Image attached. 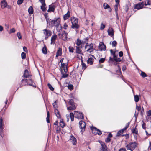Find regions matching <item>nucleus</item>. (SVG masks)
Here are the masks:
<instances>
[{"instance_id":"nucleus-55","label":"nucleus","mask_w":151,"mask_h":151,"mask_svg":"<svg viewBox=\"0 0 151 151\" xmlns=\"http://www.w3.org/2000/svg\"><path fill=\"white\" fill-rule=\"evenodd\" d=\"M69 103L70 105H74L73 101L72 99L70 100L69 101Z\"/></svg>"},{"instance_id":"nucleus-39","label":"nucleus","mask_w":151,"mask_h":151,"mask_svg":"<svg viewBox=\"0 0 151 151\" xmlns=\"http://www.w3.org/2000/svg\"><path fill=\"white\" fill-rule=\"evenodd\" d=\"M60 124L62 128L64 127L65 125V124L62 121L60 122Z\"/></svg>"},{"instance_id":"nucleus-60","label":"nucleus","mask_w":151,"mask_h":151,"mask_svg":"<svg viewBox=\"0 0 151 151\" xmlns=\"http://www.w3.org/2000/svg\"><path fill=\"white\" fill-rule=\"evenodd\" d=\"M15 31V30L14 28L10 30V33H14Z\"/></svg>"},{"instance_id":"nucleus-15","label":"nucleus","mask_w":151,"mask_h":151,"mask_svg":"<svg viewBox=\"0 0 151 151\" xmlns=\"http://www.w3.org/2000/svg\"><path fill=\"white\" fill-rule=\"evenodd\" d=\"M76 52L78 54H81V49L82 48V46H77L76 47Z\"/></svg>"},{"instance_id":"nucleus-64","label":"nucleus","mask_w":151,"mask_h":151,"mask_svg":"<svg viewBox=\"0 0 151 151\" xmlns=\"http://www.w3.org/2000/svg\"><path fill=\"white\" fill-rule=\"evenodd\" d=\"M119 151H127L126 149L124 148H122L119 149Z\"/></svg>"},{"instance_id":"nucleus-51","label":"nucleus","mask_w":151,"mask_h":151,"mask_svg":"<svg viewBox=\"0 0 151 151\" xmlns=\"http://www.w3.org/2000/svg\"><path fill=\"white\" fill-rule=\"evenodd\" d=\"M23 0H18L17 1V4L18 5L21 4L23 2Z\"/></svg>"},{"instance_id":"nucleus-16","label":"nucleus","mask_w":151,"mask_h":151,"mask_svg":"<svg viewBox=\"0 0 151 151\" xmlns=\"http://www.w3.org/2000/svg\"><path fill=\"white\" fill-rule=\"evenodd\" d=\"M144 6V3H143L141 4H138L136 5L135 8L137 9H139L142 8Z\"/></svg>"},{"instance_id":"nucleus-33","label":"nucleus","mask_w":151,"mask_h":151,"mask_svg":"<svg viewBox=\"0 0 151 151\" xmlns=\"http://www.w3.org/2000/svg\"><path fill=\"white\" fill-rule=\"evenodd\" d=\"M114 57V60L116 62L121 61V60L120 58H117L116 55Z\"/></svg>"},{"instance_id":"nucleus-31","label":"nucleus","mask_w":151,"mask_h":151,"mask_svg":"<svg viewBox=\"0 0 151 151\" xmlns=\"http://www.w3.org/2000/svg\"><path fill=\"white\" fill-rule=\"evenodd\" d=\"M28 11L29 14H32L33 13V8L32 6H30L28 9Z\"/></svg>"},{"instance_id":"nucleus-56","label":"nucleus","mask_w":151,"mask_h":151,"mask_svg":"<svg viewBox=\"0 0 151 151\" xmlns=\"http://www.w3.org/2000/svg\"><path fill=\"white\" fill-rule=\"evenodd\" d=\"M57 101H56L54 103H53V105L54 108L56 109L55 108L57 107L56 102Z\"/></svg>"},{"instance_id":"nucleus-34","label":"nucleus","mask_w":151,"mask_h":151,"mask_svg":"<svg viewBox=\"0 0 151 151\" xmlns=\"http://www.w3.org/2000/svg\"><path fill=\"white\" fill-rule=\"evenodd\" d=\"M88 39L87 38H85L83 39V40L81 41L82 45L86 43L87 42H88Z\"/></svg>"},{"instance_id":"nucleus-32","label":"nucleus","mask_w":151,"mask_h":151,"mask_svg":"<svg viewBox=\"0 0 151 151\" xmlns=\"http://www.w3.org/2000/svg\"><path fill=\"white\" fill-rule=\"evenodd\" d=\"M103 6L105 9H106L107 8H110V11H111V9L110 8L109 6L107 4L104 3L103 5Z\"/></svg>"},{"instance_id":"nucleus-26","label":"nucleus","mask_w":151,"mask_h":151,"mask_svg":"<svg viewBox=\"0 0 151 151\" xmlns=\"http://www.w3.org/2000/svg\"><path fill=\"white\" fill-rule=\"evenodd\" d=\"M76 44L77 46H81V45L82 46V45L81 41L79 38L77 39Z\"/></svg>"},{"instance_id":"nucleus-19","label":"nucleus","mask_w":151,"mask_h":151,"mask_svg":"<svg viewBox=\"0 0 151 151\" xmlns=\"http://www.w3.org/2000/svg\"><path fill=\"white\" fill-rule=\"evenodd\" d=\"M93 44L92 43L90 44L89 45V47H90V49H88L87 50V52L89 53H91L93 51Z\"/></svg>"},{"instance_id":"nucleus-53","label":"nucleus","mask_w":151,"mask_h":151,"mask_svg":"<svg viewBox=\"0 0 151 151\" xmlns=\"http://www.w3.org/2000/svg\"><path fill=\"white\" fill-rule=\"evenodd\" d=\"M117 42L115 41H114L112 43V45L113 46H115L116 45Z\"/></svg>"},{"instance_id":"nucleus-62","label":"nucleus","mask_w":151,"mask_h":151,"mask_svg":"<svg viewBox=\"0 0 151 151\" xmlns=\"http://www.w3.org/2000/svg\"><path fill=\"white\" fill-rule=\"evenodd\" d=\"M119 55L120 57H121L123 56V53L122 51H120L119 53Z\"/></svg>"},{"instance_id":"nucleus-30","label":"nucleus","mask_w":151,"mask_h":151,"mask_svg":"<svg viewBox=\"0 0 151 151\" xmlns=\"http://www.w3.org/2000/svg\"><path fill=\"white\" fill-rule=\"evenodd\" d=\"M42 51L43 53L46 54H47V48L45 46L42 49Z\"/></svg>"},{"instance_id":"nucleus-21","label":"nucleus","mask_w":151,"mask_h":151,"mask_svg":"<svg viewBox=\"0 0 151 151\" xmlns=\"http://www.w3.org/2000/svg\"><path fill=\"white\" fill-rule=\"evenodd\" d=\"M29 76V74L28 71L27 70H25L24 71V73L23 75V77L25 78H28Z\"/></svg>"},{"instance_id":"nucleus-29","label":"nucleus","mask_w":151,"mask_h":151,"mask_svg":"<svg viewBox=\"0 0 151 151\" xmlns=\"http://www.w3.org/2000/svg\"><path fill=\"white\" fill-rule=\"evenodd\" d=\"M42 5L41 7V8L43 11H45L46 10V9L45 7L46 4L45 3H42Z\"/></svg>"},{"instance_id":"nucleus-35","label":"nucleus","mask_w":151,"mask_h":151,"mask_svg":"<svg viewBox=\"0 0 151 151\" xmlns=\"http://www.w3.org/2000/svg\"><path fill=\"white\" fill-rule=\"evenodd\" d=\"M134 99L136 102H137L139 101V98L137 95H134Z\"/></svg>"},{"instance_id":"nucleus-57","label":"nucleus","mask_w":151,"mask_h":151,"mask_svg":"<svg viewBox=\"0 0 151 151\" xmlns=\"http://www.w3.org/2000/svg\"><path fill=\"white\" fill-rule=\"evenodd\" d=\"M147 115L148 116H150L151 115V111L150 110H149L147 113Z\"/></svg>"},{"instance_id":"nucleus-3","label":"nucleus","mask_w":151,"mask_h":151,"mask_svg":"<svg viewBox=\"0 0 151 151\" xmlns=\"http://www.w3.org/2000/svg\"><path fill=\"white\" fill-rule=\"evenodd\" d=\"M72 25L71 27L72 28L78 29L79 27V26L78 24V20L75 17H73L71 18Z\"/></svg>"},{"instance_id":"nucleus-11","label":"nucleus","mask_w":151,"mask_h":151,"mask_svg":"<svg viewBox=\"0 0 151 151\" xmlns=\"http://www.w3.org/2000/svg\"><path fill=\"white\" fill-rule=\"evenodd\" d=\"M106 47L104 43L102 42L100 43L99 46V50L100 51L105 50L106 49Z\"/></svg>"},{"instance_id":"nucleus-13","label":"nucleus","mask_w":151,"mask_h":151,"mask_svg":"<svg viewBox=\"0 0 151 151\" xmlns=\"http://www.w3.org/2000/svg\"><path fill=\"white\" fill-rule=\"evenodd\" d=\"M64 33H63L62 34L60 33L58 34V35L60 37L62 38L64 40H65L67 39V34L64 31Z\"/></svg>"},{"instance_id":"nucleus-2","label":"nucleus","mask_w":151,"mask_h":151,"mask_svg":"<svg viewBox=\"0 0 151 151\" xmlns=\"http://www.w3.org/2000/svg\"><path fill=\"white\" fill-rule=\"evenodd\" d=\"M68 61L66 59L62 58L60 62L61 63L62 68L61 70L68 69L67 65Z\"/></svg>"},{"instance_id":"nucleus-47","label":"nucleus","mask_w":151,"mask_h":151,"mask_svg":"<svg viewBox=\"0 0 151 151\" xmlns=\"http://www.w3.org/2000/svg\"><path fill=\"white\" fill-rule=\"evenodd\" d=\"M105 60V58H102L100 59L99 60V63H102L104 62V61Z\"/></svg>"},{"instance_id":"nucleus-58","label":"nucleus","mask_w":151,"mask_h":151,"mask_svg":"<svg viewBox=\"0 0 151 151\" xmlns=\"http://www.w3.org/2000/svg\"><path fill=\"white\" fill-rule=\"evenodd\" d=\"M114 58L113 59L111 57H110L108 62L109 63L110 62H113L114 61Z\"/></svg>"},{"instance_id":"nucleus-23","label":"nucleus","mask_w":151,"mask_h":151,"mask_svg":"<svg viewBox=\"0 0 151 151\" xmlns=\"http://www.w3.org/2000/svg\"><path fill=\"white\" fill-rule=\"evenodd\" d=\"M71 106L67 108V109L69 110H73L76 109V107L74 105H70Z\"/></svg>"},{"instance_id":"nucleus-18","label":"nucleus","mask_w":151,"mask_h":151,"mask_svg":"<svg viewBox=\"0 0 151 151\" xmlns=\"http://www.w3.org/2000/svg\"><path fill=\"white\" fill-rule=\"evenodd\" d=\"M57 36L55 35L54 34L52 35V37L51 38V44H54L55 43V41L56 40V38H57Z\"/></svg>"},{"instance_id":"nucleus-9","label":"nucleus","mask_w":151,"mask_h":151,"mask_svg":"<svg viewBox=\"0 0 151 151\" xmlns=\"http://www.w3.org/2000/svg\"><path fill=\"white\" fill-rule=\"evenodd\" d=\"M86 124L85 122L83 121H81L79 122V127L80 128L82 129L81 131H84L85 130Z\"/></svg>"},{"instance_id":"nucleus-54","label":"nucleus","mask_w":151,"mask_h":151,"mask_svg":"<svg viewBox=\"0 0 151 151\" xmlns=\"http://www.w3.org/2000/svg\"><path fill=\"white\" fill-rule=\"evenodd\" d=\"M110 50L111 54L113 56V57L116 55L115 52H114L111 49Z\"/></svg>"},{"instance_id":"nucleus-8","label":"nucleus","mask_w":151,"mask_h":151,"mask_svg":"<svg viewBox=\"0 0 151 151\" xmlns=\"http://www.w3.org/2000/svg\"><path fill=\"white\" fill-rule=\"evenodd\" d=\"M43 31L44 34L45 36V39L47 40L48 37L51 36L52 32L51 31L46 29H44Z\"/></svg>"},{"instance_id":"nucleus-12","label":"nucleus","mask_w":151,"mask_h":151,"mask_svg":"<svg viewBox=\"0 0 151 151\" xmlns=\"http://www.w3.org/2000/svg\"><path fill=\"white\" fill-rule=\"evenodd\" d=\"M108 35L112 37L113 38L114 31L111 27H109L107 30Z\"/></svg>"},{"instance_id":"nucleus-24","label":"nucleus","mask_w":151,"mask_h":151,"mask_svg":"<svg viewBox=\"0 0 151 151\" xmlns=\"http://www.w3.org/2000/svg\"><path fill=\"white\" fill-rule=\"evenodd\" d=\"M70 16V14L69 13V11H68L67 13L64 15L63 16L64 19L65 20L67 19Z\"/></svg>"},{"instance_id":"nucleus-44","label":"nucleus","mask_w":151,"mask_h":151,"mask_svg":"<svg viewBox=\"0 0 151 151\" xmlns=\"http://www.w3.org/2000/svg\"><path fill=\"white\" fill-rule=\"evenodd\" d=\"M69 49L70 52H71L72 53L73 52L74 48L73 47L70 46L69 47Z\"/></svg>"},{"instance_id":"nucleus-48","label":"nucleus","mask_w":151,"mask_h":151,"mask_svg":"<svg viewBox=\"0 0 151 151\" xmlns=\"http://www.w3.org/2000/svg\"><path fill=\"white\" fill-rule=\"evenodd\" d=\"M17 35L19 39H22V36L21 35V34L19 32H18L17 33Z\"/></svg>"},{"instance_id":"nucleus-1","label":"nucleus","mask_w":151,"mask_h":151,"mask_svg":"<svg viewBox=\"0 0 151 151\" xmlns=\"http://www.w3.org/2000/svg\"><path fill=\"white\" fill-rule=\"evenodd\" d=\"M138 145V143L136 142H130L127 145L126 147L127 150L133 151L137 147Z\"/></svg>"},{"instance_id":"nucleus-40","label":"nucleus","mask_w":151,"mask_h":151,"mask_svg":"<svg viewBox=\"0 0 151 151\" xmlns=\"http://www.w3.org/2000/svg\"><path fill=\"white\" fill-rule=\"evenodd\" d=\"M47 86L49 89L51 91H53L54 90V88L52 87L51 84L49 83L47 84Z\"/></svg>"},{"instance_id":"nucleus-38","label":"nucleus","mask_w":151,"mask_h":151,"mask_svg":"<svg viewBox=\"0 0 151 151\" xmlns=\"http://www.w3.org/2000/svg\"><path fill=\"white\" fill-rule=\"evenodd\" d=\"M150 4H151V1L149 0L146 1L144 3V5L145 6Z\"/></svg>"},{"instance_id":"nucleus-5","label":"nucleus","mask_w":151,"mask_h":151,"mask_svg":"<svg viewBox=\"0 0 151 151\" xmlns=\"http://www.w3.org/2000/svg\"><path fill=\"white\" fill-rule=\"evenodd\" d=\"M75 117L79 119H83L84 118V116L82 113L78 111H74Z\"/></svg>"},{"instance_id":"nucleus-52","label":"nucleus","mask_w":151,"mask_h":151,"mask_svg":"<svg viewBox=\"0 0 151 151\" xmlns=\"http://www.w3.org/2000/svg\"><path fill=\"white\" fill-rule=\"evenodd\" d=\"M123 132L122 130H119L117 134V136H119L121 135Z\"/></svg>"},{"instance_id":"nucleus-6","label":"nucleus","mask_w":151,"mask_h":151,"mask_svg":"<svg viewBox=\"0 0 151 151\" xmlns=\"http://www.w3.org/2000/svg\"><path fill=\"white\" fill-rule=\"evenodd\" d=\"M22 82H26L27 83V85H29L30 86H32L34 87L36 86L35 84H33V82L32 80L31 79H23L22 80Z\"/></svg>"},{"instance_id":"nucleus-27","label":"nucleus","mask_w":151,"mask_h":151,"mask_svg":"<svg viewBox=\"0 0 151 151\" xmlns=\"http://www.w3.org/2000/svg\"><path fill=\"white\" fill-rule=\"evenodd\" d=\"M93 59L92 58H89L87 60L88 63H90L91 65H92L93 64Z\"/></svg>"},{"instance_id":"nucleus-4","label":"nucleus","mask_w":151,"mask_h":151,"mask_svg":"<svg viewBox=\"0 0 151 151\" xmlns=\"http://www.w3.org/2000/svg\"><path fill=\"white\" fill-rule=\"evenodd\" d=\"M60 20L59 18H55L54 20L51 21V23L53 26H55L57 28L60 27V29H62V27L60 25Z\"/></svg>"},{"instance_id":"nucleus-14","label":"nucleus","mask_w":151,"mask_h":151,"mask_svg":"<svg viewBox=\"0 0 151 151\" xmlns=\"http://www.w3.org/2000/svg\"><path fill=\"white\" fill-rule=\"evenodd\" d=\"M70 140L73 145H75L77 143L76 139L73 135L70 136Z\"/></svg>"},{"instance_id":"nucleus-50","label":"nucleus","mask_w":151,"mask_h":151,"mask_svg":"<svg viewBox=\"0 0 151 151\" xmlns=\"http://www.w3.org/2000/svg\"><path fill=\"white\" fill-rule=\"evenodd\" d=\"M68 88L70 90L73 89V86L71 84L69 85L68 86Z\"/></svg>"},{"instance_id":"nucleus-46","label":"nucleus","mask_w":151,"mask_h":151,"mask_svg":"<svg viewBox=\"0 0 151 151\" xmlns=\"http://www.w3.org/2000/svg\"><path fill=\"white\" fill-rule=\"evenodd\" d=\"M105 27V25L103 24V23H101V25L100 29L101 30L103 29Z\"/></svg>"},{"instance_id":"nucleus-10","label":"nucleus","mask_w":151,"mask_h":151,"mask_svg":"<svg viewBox=\"0 0 151 151\" xmlns=\"http://www.w3.org/2000/svg\"><path fill=\"white\" fill-rule=\"evenodd\" d=\"M68 70V69L61 70L62 78H66L68 76V74L67 73Z\"/></svg>"},{"instance_id":"nucleus-42","label":"nucleus","mask_w":151,"mask_h":151,"mask_svg":"<svg viewBox=\"0 0 151 151\" xmlns=\"http://www.w3.org/2000/svg\"><path fill=\"white\" fill-rule=\"evenodd\" d=\"M129 123H127L125 127L123 128V129L121 130H122V132H123L124 131L126 130V129L129 126Z\"/></svg>"},{"instance_id":"nucleus-37","label":"nucleus","mask_w":151,"mask_h":151,"mask_svg":"<svg viewBox=\"0 0 151 151\" xmlns=\"http://www.w3.org/2000/svg\"><path fill=\"white\" fill-rule=\"evenodd\" d=\"M82 68L83 69H85L86 68V65L83 62V60L81 61Z\"/></svg>"},{"instance_id":"nucleus-61","label":"nucleus","mask_w":151,"mask_h":151,"mask_svg":"<svg viewBox=\"0 0 151 151\" xmlns=\"http://www.w3.org/2000/svg\"><path fill=\"white\" fill-rule=\"evenodd\" d=\"M136 109L138 111H139L141 109V107L138 106L137 105H136Z\"/></svg>"},{"instance_id":"nucleus-63","label":"nucleus","mask_w":151,"mask_h":151,"mask_svg":"<svg viewBox=\"0 0 151 151\" xmlns=\"http://www.w3.org/2000/svg\"><path fill=\"white\" fill-rule=\"evenodd\" d=\"M126 66L125 65H124L122 68V71H124L126 70Z\"/></svg>"},{"instance_id":"nucleus-49","label":"nucleus","mask_w":151,"mask_h":151,"mask_svg":"<svg viewBox=\"0 0 151 151\" xmlns=\"http://www.w3.org/2000/svg\"><path fill=\"white\" fill-rule=\"evenodd\" d=\"M141 75L143 78H144V77L147 76V75L145 74V73L143 72H141Z\"/></svg>"},{"instance_id":"nucleus-41","label":"nucleus","mask_w":151,"mask_h":151,"mask_svg":"<svg viewBox=\"0 0 151 151\" xmlns=\"http://www.w3.org/2000/svg\"><path fill=\"white\" fill-rule=\"evenodd\" d=\"M26 54L24 52H22L21 54V57L22 59H25L26 58Z\"/></svg>"},{"instance_id":"nucleus-25","label":"nucleus","mask_w":151,"mask_h":151,"mask_svg":"<svg viewBox=\"0 0 151 151\" xmlns=\"http://www.w3.org/2000/svg\"><path fill=\"white\" fill-rule=\"evenodd\" d=\"M118 4H116L115 5V10L116 12V16L117 17V19H119V17L118 16V14L117 13V11L118 9Z\"/></svg>"},{"instance_id":"nucleus-20","label":"nucleus","mask_w":151,"mask_h":151,"mask_svg":"<svg viewBox=\"0 0 151 151\" xmlns=\"http://www.w3.org/2000/svg\"><path fill=\"white\" fill-rule=\"evenodd\" d=\"M62 50L61 48H59L56 53V57H58L59 56H60L61 55L62 53Z\"/></svg>"},{"instance_id":"nucleus-36","label":"nucleus","mask_w":151,"mask_h":151,"mask_svg":"<svg viewBox=\"0 0 151 151\" xmlns=\"http://www.w3.org/2000/svg\"><path fill=\"white\" fill-rule=\"evenodd\" d=\"M49 113L48 111H47V117L46 118V120L48 123H49L50 122L49 121Z\"/></svg>"},{"instance_id":"nucleus-59","label":"nucleus","mask_w":151,"mask_h":151,"mask_svg":"<svg viewBox=\"0 0 151 151\" xmlns=\"http://www.w3.org/2000/svg\"><path fill=\"white\" fill-rule=\"evenodd\" d=\"M143 122V124L142 125V128L144 129H146L145 124Z\"/></svg>"},{"instance_id":"nucleus-22","label":"nucleus","mask_w":151,"mask_h":151,"mask_svg":"<svg viewBox=\"0 0 151 151\" xmlns=\"http://www.w3.org/2000/svg\"><path fill=\"white\" fill-rule=\"evenodd\" d=\"M55 113L56 115V116L58 118H60V115L59 112L57 109H55Z\"/></svg>"},{"instance_id":"nucleus-45","label":"nucleus","mask_w":151,"mask_h":151,"mask_svg":"<svg viewBox=\"0 0 151 151\" xmlns=\"http://www.w3.org/2000/svg\"><path fill=\"white\" fill-rule=\"evenodd\" d=\"M132 133L135 134H138V131L136 130L135 129H133L132 130Z\"/></svg>"},{"instance_id":"nucleus-17","label":"nucleus","mask_w":151,"mask_h":151,"mask_svg":"<svg viewBox=\"0 0 151 151\" xmlns=\"http://www.w3.org/2000/svg\"><path fill=\"white\" fill-rule=\"evenodd\" d=\"M1 7L3 9H4L6 7L7 5L6 1L5 0L1 1Z\"/></svg>"},{"instance_id":"nucleus-43","label":"nucleus","mask_w":151,"mask_h":151,"mask_svg":"<svg viewBox=\"0 0 151 151\" xmlns=\"http://www.w3.org/2000/svg\"><path fill=\"white\" fill-rule=\"evenodd\" d=\"M49 8L52 12H53L54 11L55 7L54 6H50Z\"/></svg>"},{"instance_id":"nucleus-7","label":"nucleus","mask_w":151,"mask_h":151,"mask_svg":"<svg viewBox=\"0 0 151 151\" xmlns=\"http://www.w3.org/2000/svg\"><path fill=\"white\" fill-rule=\"evenodd\" d=\"M91 129L92 131V133L95 134H97L99 135H100L102 134L101 132L95 127H91Z\"/></svg>"},{"instance_id":"nucleus-28","label":"nucleus","mask_w":151,"mask_h":151,"mask_svg":"<svg viewBox=\"0 0 151 151\" xmlns=\"http://www.w3.org/2000/svg\"><path fill=\"white\" fill-rule=\"evenodd\" d=\"M4 128V126L3 124V119L2 117L0 118V129H2Z\"/></svg>"}]
</instances>
